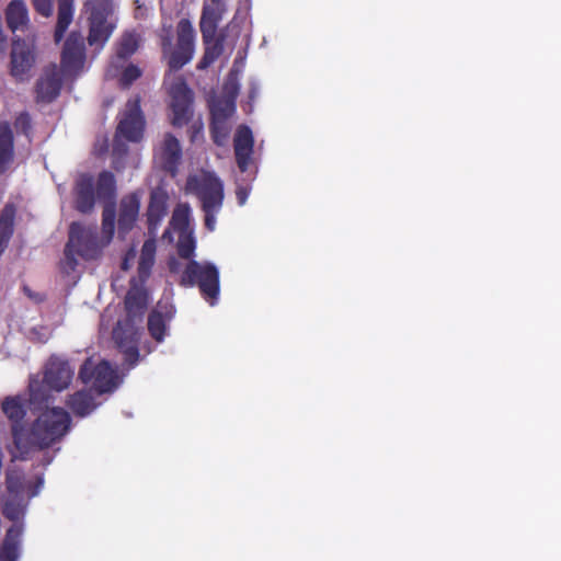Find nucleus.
Here are the masks:
<instances>
[{
    "label": "nucleus",
    "instance_id": "f257e3e1",
    "mask_svg": "<svg viewBox=\"0 0 561 561\" xmlns=\"http://www.w3.org/2000/svg\"><path fill=\"white\" fill-rule=\"evenodd\" d=\"M157 243L153 238L147 239L140 250L137 276L129 282V289L125 296L124 305L126 318L119 320L113 329V339L115 343L123 344V333L128 331L133 333V329L137 322L142 320L145 310L148 305V293L145 288L149 279L152 267L156 263Z\"/></svg>",
    "mask_w": 561,
    "mask_h": 561
},
{
    "label": "nucleus",
    "instance_id": "f03ea898",
    "mask_svg": "<svg viewBox=\"0 0 561 561\" xmlns=\"http://www.w3.org/2000/svg\"><path fill=\"white\" fill-rule=\"evenodd\" d=\"M70 427L71 416L64 408H47L28 430L13 427V443L21 459H25L33 448L46 449L60 442Z\"/></svg>",
    "mask_w": 561,
    "mask_h": 561
},
{
    "label": "nucleus",
    "instance_id": "7ed1b4c3",
    "mask_svg": "<svg viewBox=\"0 0 561 561\" xmlns=\"http://www.w3.org/2000/svg\"><path fill=\"white\" fill-rule=\"evenodd\" d=\"M158 37L162 57L171 71H178L188 64L195 50V32L190 20L181 19L176 25V44L173 45L172 24L162 23Z\"/></svg>",
    "mask_w": 561,
    "mask_h": 561
},
{
    "label": "nucleus",
    "instance_id": "20e7f679",
    "mask_svg": "<svg viewBox=\"0 0 561 561\" xmlns=\"http://www.w3.org/2000/svg\"><path fill=\"white\" fill-rule=\"evenodd\" d=\"M116 180L111 171L99 173L96 180L91 173H80L73 185L75 208L81 214H90L95 207L96 201H115Z\"/></svg>",
    "mask_w": 561,
    "mask_h": 561
},
{
    "label": "nucleus",
    "instance_id": "39448f33",
    "mask_svg": "<svg viewBox=\"0 0 561 561\" xmlns=\"http://www.w3.org/2000/svg\"><path fill=\"white\" fill-rule=\"evenodd\" d=\"M105 245L99 239L96 226L87 227L75 221L69 227V237L65 245L66 264L75 271L78 265L77 256L85 261L96 260Z\"/></svg>",
    "mask_w": 561,
    "mask_h": 561
},
{
    "label": "nucleus",
    "instance_id": "423d86ee",
    "mask_svg": "<svg viewBox=\"0 0 561 561\" xmlns=\"http://www.w3.org/2000/svg\"><path fill=\"white\" fill-rule=\"evenodd\" d=\"M180 285L183 287L197 286L202 297L214 306L219 297V271L209 262L190 261L182 272Z\"/></svg>",
    "mask_w": 561,
    "mask_h": 561
},
{
    "label": "nucleus",
    "instance_id": "0eeeda50",
    "mask_svg": "<svg viewBox=\"0 0 561 561\" xmlns=\"http://www.w3.org/2000/svg\"><path fill=\"white\" fill-rule=\"evenodd\" d=\"M186 186L199 199L202 208L222 207L224 184L215 173L192 175L187 179Z\"/></svg>",
    "mask_w": 561,
    "mask_h": 561
},
{
    "label": "nucleus",
    "instance_id": "6e6552de",
    "mask_svg": "<svg viewBox=\"0 0 561 561\" xmlns=\"http://www.w3.org/2000/svg\"><path fill=\"white\" fill-rule=\"evenodd\" d=\"M79 378L84 385H91L98 393L111 392L116 388V373L107 360L95 364L91 358L84 360L79 370Z\"/></svg>",
    "mask_w": 561,
    "mask_h": 561
},
{
    "label": "nucleus",
    "instance_id": "1a4fd4ad",
    "mask_svg": "<svg viewBox=\"0 0 561 561\" xmlns=\"http://www.w3.org/2000/svg\"><path fill=\"white\" fill-rule=\"evenodd\" d=\"M172 119L174 127L186 125L193 116V91L184 80L172 83L170 88Z\"/></svg>",
    "mask_w": 561,
    "mask_h": 561
},
{
    "label": "nucleus",
    "instance_id": "9d476101",
    "mask_svg": "<svg viewBox=\"0 0 561 561\" xmlns=\"http://www.w3.org/2000/svg\"><path fill=\"white\" fill-rule=\"evenodd\" d=\"M145 117L140 108V99L128 100L118 122L116 134L128 141L137 142L144 136Z\"/></svg>",
    "mask_w": 561,
    "mask_h": 561
},
{
    "label": "nucleus",
    "instance_id": "9b49d317",
    "mask_svg": "<svg viewBox=\"0 0 561 561\" xmlns=\"http://www.w3.org/2000/svg\"><path fill=\"white\" fill-rule=\"evenodd\" d=\"M85 62V42L79 31H72L66 38L60 57V67L65 75H76Z\"/></svg>",
    "mask_w": 561,
    "mask_h": 561
},
{
    "label": "nucleus",
    "instance_id": "f8f14e48",
    "mask_svg": "<svg viewBox=\"0 0 561 561\" xmlns=\"http://www.w3.org/2000/svg\"><path fill=\"white\" fill-rule=\"evenodd\" d=\"M73 369L70 363L59 356L53 355L45 365L43 382L54 391L67 389L72 380Z\"/></svg>",
    "mask_w": 561,
    "mask_h": 561
},
{
    "label": "nucleus",
    "instance_id": "ddd939ff",
    "mask_svg": "<svg viewBox=\"0 0 561 561\" xmlns=\"http://www.w3.org/2000/svg\"><path fill=\"white\" fill-rule=\"evenodd\" d=\"M35 62L34 46L23 39H13L11 50V75L25 80Z\"/></svg>",
    "mask_w": 561,
    "mask_h": 561
},
{
    "label": "nucleus",
    "instance_id": "4468645a",
    "mask_svg": "<svg viewBox=\"0 0 561 561\" xmlns=\"http://www.w3.org/2000/svg\"><path fill=\"white\" fill-rule=\"evenodd\" d=\"M169 195L162 187H156L150 192L146 211L148 232L156 236L162 220L168 215Z\"/></svg>",
    "mask_w": 561,
    "mask_h": 561
},
{
    "label": "nucleus",
    "instance_id": "2eb2a0df",
    "mask_svg": "<svg viewBox=\"0 0 561 561\" xmlns=\"http://www.w3.org/2000/svg\"><path fill=\"white\" fill-rule=\"evenodd\" d=\"M227 11L226 2H205L202 10L199 30L202 38L207 42L217 35L218 25Z\"/></svg>",
    "mask_w": 561,
    "mask_h": 561
},
{
    "label": "nucleus",
    "instance_id": "dca6fc26",
    "mask_svg": "<svg viewBox=\"0 0 561 561\" xmlns=\"http://www.w3.org/2000/svg\"><path fill=\"white\" fill-rule=\"evenodd\" d=\"M61 84L62 81L57 67L56 65H51L44 70L36 82V100L44 103L53 102L59 95Z\"/></svg>",
    "mask_w": 561,
    "mask_h": 561
},
{
    "label": "nucleus",
    "instance_id": "f3484780",
    "mask_svg": "<svg viewBox=\"0 0 561 561\" xmlns=\"http://www.w3.org/2000/svg\"><path fill=\"white\" fill-rule=\"evenodd\" d=\"M140 209V196L130 193L124 196L119 204L117 229L118 236L124 238L135 226Z\"/></svg>",
    "mask_w": 561,
    "mask_h": 561
},
{
    "label": "nucleus",
    "instance_id": "a211bd4d",
    "mask_svg": "<svg viewBox=\"0 0 561 561\" xmlns=\"http://www.w3.org/2000/svg\"><path fill=\"white\" fill-rule=\"evenodd\" d=\"M175 313L174 307L168 302L159 301L148 316V331L150 336L158 343L162 342L167 332V322Z\"/></svg>",
    "mask_w": 561,
    "mask_h": 561
},
{
    "label": "nucleus",
    "instance_id": "6ab92c4d",
    "mask_svg": "<svg viewBox=\"0 0 561 561\" xmlns=\"http://www.w3.org/2000/svg\"><path fill=\"white\" fill-rule=\"evenodd\" d=\"M254 139L248 126H240L234 136V156L238 168L245 172L250 165L253 153Z\"/></svg>",
    "mask_w": 561,
    "mask_h": 561
},
{
    "label": "nucleus",
    "instance_id": "aec40b11",
    "mask_svg": "<svg viewBox=\"0 0 561 561\" xmlns=\"http://www.w3.org/2000/svg\"><path fill=\"white\" fill-rule=\"evenodd\" d=\"M4 18L12 33L25 32L30 25L28 9L23 0L10 1L4 10Z\"/></svg>",
    "mask_w": 561,
    "mask_h": 561
},
{
    "label": "nucleus",
    "instance_id": "412c9836",
    "mask_svg": "<svg viewBox=\"0 0 561 561\" xmlns=\"http://www.w3.org/2000/svg\"><path fill=\"white\" fill-rule=\"evenodd\" d=\"M181 157L182 149L180 141L172 134H167L160 147V160L162 169L172 174L175 173Z\"/></svg>",
    "mask_w": 561,
    "mask_h": 561
},
{
    "label": "nucleus",
    "instance_id": "4be33fe9",
    "mask_svg": "<svg viewBox=\"0 0 561 561\" xmlns=\"http://www.w3.org/2000/svg\"><path fill=\"white\" fill-rule=\"evenodd\" d=\"M66 405L78 417H85L98 408L92 389H82L68 396Z\"/></svg>",
    "mask_w": 561,
    "mask_h": 561
},
{
    "label": "nucleus",
    "instance_id": "5701e85b",
    "mask_svg": "<svg viewBox=\"0 0 561 561\" xmlns=\"http://www.w3.org/2000/svg\"><path fill=\"white\" fill-rule=\"evenodd\" d=\"M23 535L22 524H13L0 546V561H18Z\"/></svg>",
    "mask_w": 561,
    "mask_h": 561
},
{
    "label": "nucleus",
    "instance_id": "b1692460",
    "mask_svg": "<svg viewBox=\"0 0 561 561\" xmlns=\"http://www.w3.org/2000/svg\"><path fill=\"white\" fill-rule=\"evenodd\" d=\"M75 0H57V21L54 30V42L59 44L73 21Z\"/></svg>",
    "mask_w": 561,
    "mask_h": 561
},
{
    "label": "nucleus",
    "instance_id": "393cba45",
    "mask_svg": "<svg viewBox=\"0 0 561 561\" xmlns=\"http://www.w3.org/2000/svg\"><path fill=\"white\" fill-rule=\"evenodd\" d=\"M14 161V138L8 123L0 124V175L4 174Z\"/></svg>",
    "mask_w": 561,
    "mask_h": 561
},
{
    "label": "nucleus",
    "instance_id": "a878e982",
    "mask_svg": "<svg viewBox=\"0 0 561 561\" xmlns=\"http://www.w3.org/2000/svg\"><path fill=\"white\" fill-rule=\"evenodd\" d=\"M89 21L88 43L90 46L103 47L111 37L115 25L108 21Z\"/></svg>",
    "mask_w": 561,
    "mask_h": 561
},
{
    "label": "nucleus",
    "instance_id": "bb28decb",
    "mask_svg": "<svg viewBox=\"0 0 561 561\" xmlns=\"http://www.w3.org/2000/svg\"><path fill=\"white\" fill-rule=\"evenodd\" d=\"M225 90L228 92L229 98L213 104L210 108L211 118L217 119L219 116L225 115V121H228L236 110L234 101L238 94V85L236 83H227Z\"/></svg>",
    "mask_w": 561,
    "mask_h": 561
},
{
    "label": "nucleus",
    "instance_id": "cd10ccee",
    "mask_svg": "<svg viewBox=\"0 0 561 561\" xmlns=\"http://www.w3.org/2000/svg\"><path fill=\"white\" fill-rule=\"evenodd\" d=\"M83 9L89 13L88 20L108 21L113 14L114 4L113 0H87L83 3Z\"/></svg>",
    "mask_w": 561,
    "mask_h": 561
},
{
    "label": "nucleus",
    "instance_id": "c85d7f7f",
    "mask_svg": "<svg viewBox=\"0 0 561 561\" xmlns=\"http://www.w3.org/2000/svg\"><path fill=\"white\" fill-rule=\"evenodd\" d=\"M205 50L202 59L199 60L197 68L206 69L214 64L224 51V36L213 37L211 39H203Z\"/></svg>",
    "mask_w": 561,
    "mask_h": 561
},
{
    "label": "nucleus",
    "instance_id": "c756f323",
    "mask_svg": "<svg viewBox=\"0 0 561 561\" xmlns=\"http://www.w3.org/2000/svg\"><path fill=\"white\" fill-rule=\"evenodd\" d=\"M2 411L12 422V427L24 428L21 422L25 416V410L18 398H7L2 403ZM11 431L13 432V428Z\"/></svg>",
    "mask_w": 561,
    "mask_h": 561
},
{
    "label": "nucleus",
    "instance_id": "7c9ffc66",
    "mask_svg": "<svg viewBox=\"0 0 561 561\" xmlns=\"http://www.w3.org/2000/svg\"><path fill=\"white\" fill-rule=\"evenodd\" d=\"M116 209L114 201L107 202L102 213V232L104 234V244H108L115 231Z\"/></svg>",
    "mask_w": 561,
    "mask_h": 561
},
{
    "label": "nucleus",
    "instance_id": "2f4dec72",
    "mask_svg": "<svg viewBox=\"0 0 561 561\" xmlns=\"http://www.w3.org/2000/svg\"><path fill=\"white\" fill-rule=\"evenodd\" d=\"M209 129L213 141L217 146H225L230 135V126L228 121H225V115L217 119L211 118Z\"/></svg>",
    "mask_w": 561,
    "mask_h": 561
},
{
    "label": "nucleus",
    "instance_id": "473e14b6",
    "mask_svg": "<svg viewBox=\"0 0 561 561\" xmlns=\"http://www.w3.org/2000/svg\"><path fill=\"white\" fill-rule=\"evenodd\" d=\"M138 49V38L134 33H125L116 45V57L127 60Z\"/></svg>",
    "mask_w": 561,
    "mask_h": 561
},
{
    "label": "nucleus",
    "instance_id": "72a5a7b5",
    "mask_svg": "<svg viewBox=\"0 0 561 561\" xmlns=\"http://www.w3.org/2000/svg\"><path fill=\"white\" fill-rule=\"evenodd\" d=\"M135 334V329H133V333H129L128 331H125L123 333V344L119 345L118 343H116L118 345V347L121 348H125L124 350V353H125V362H127L130 366H134L137 364L138 362V358H139V351L137 348L136 345H133L130 344L131 342V337L133 335Z\"/></svg>",
    "mask_w": 561,
    "mask_h": 561
},
{
    "label": "nucleus",
    "instance_id": "f704fd0d",
    "mask_svg": "<svg viewBox=\"0 0 561 561\" xmlns=\"http://www.w3.org/2000/svg\"><path fill=\"white\" fill-rule=\"evenodd\" d=\"M2 514L9 520L14 522V524H19L18 522L24 515V508L16 500H7L2 506Z\"/></svg>",
    "mask_w": 561,
    "mask_h": 561
},
{
    "label": "nucleus",
    "instance_id": "c9c22d12",
    "mask_svg": "<svg viewBox=\"0 0 561 561\" xmlns=\"http://www.w3.org/2000/svg\"><path fill=\"white\" fill-rule=\"evenodd\" d=\"M195 251V240L192 234L181 232L178 242V254L185 260L191 259Z\"/></svg>",
    "mask_w": 561,
    "mask_h": 561
},
{
    "label": "nucleus",
    "instance_id": "e433bc0d",
    "mask_svg": "<svg viewBox=\"0 0 561 561\" xmlns=\"http://www.w3.org/2000/svg\"><path fill=\"white\" fill-rule=\"evenodd\" d=\"M142 75L141 69L134 65L129 64L123 71L118 79L119 87L122 89H128L136 80H138Z\"/></svg>",
    "mask_w": 561,
    "mask_h": 561
},
{
    "label": "nucleus",
    "instance_id": "4c0bfd02",
    "mask_svg": "<svg viewBox=\"0 0 561 561\" xmlns=\"http://www.w3.org/2000/svg\"><path fill=\"white\" fill-rule=\"evenodd\" d=\"M36 13L44 18H49L54 12V0H31Z\"/></svg>",
    "mask_w": 561,
    "mask_h": 561
},
{
    "label": "nucleus",
    "instance_id": "58836bf2",
    "mask_svg": "<svg viewBox=\"0 0 561 561\" xmlns=\"http://www.w3.org/2000/svg\"><path fill=\"white\" fill-rule=\"evenodd\" d=\"M221 207L202 208L205 214L204 225L207 230L214 231L216 228V216L220 211Z\"/></svg>",
    "mask_w": 561,
    "mask_h": 561
},
{
    "label": "nucleus",
    "instance_id": "ea45409f",
    "mask_svg": "<svg viewBox=\"0 0 561 561\" xmlns=\"http://www.w3.org/2000/svg\"><path fill=\"white\" fill-rule=\"evenodd\" d=\"M5 486H7V490L9 491V493L18 494L22 490V481L18 474L7 473Z\"/></svg>",
    "mask_w": 561,
    "mask_h": 561
},
{
    "label": "nucleus",
    "instance_id": "a19ab883",
    "mask_svg": "<svg viewBox=\"0 0 561 561\" xmlns=\"http://www.w3.org/2000/svg\"><path fill=\"white\" fill-rule=\"evenodd\" d=\"M171 225L174 230L184 232L188 225L187 215L175 210L171 219Z\"/></svg>",
    "mask_w": 561,
    "mask_h": 561
},
{
    "label": "nucleus",
    "instance_id": "79ce46f5",
    "mask_svg": "<svg viewBox=\"0 0 561 561\" xmlns=\"http://www.w3.org/2000/svg\"><path fill=\"white\" fill-rule=\"evenodd\" d=\"M15 127L18 130L25 135H28L32 129L31 117L28 113H21L15 119Z\"/></svg>",
    "mask_w": 561,
    "mask_h": 561
},
{
    "label": "nucleus",
    "instance_id": "37998d69",
    "mask_svg": "<svg viewBox=\"0 0 561 561\" xmlns=\"http://www.w3.org/2000/svg\"><path fill=\"white\" fill-rule=\"evenodd\" d=\"M136 249L134 247L129 248L125 255H124V259L122 261V264H121V268L123 271H128L130 268V266L133 265L134 263V260L136 259Z\"/></svg>",
    "mask_w": 561,
    "mask_h": 561
},
{
    "label": "nucleus",
    "instance_id": "c03bdc74",
    "mask_svg": "<svg viewBox=\"0 0 561 561\" xmlns=\"http://www.w3.org/2000/svg\"><path fill=\"white\" fill-rule=\"evenodd\" d=\"M250 190L247 186H238L236 190V197L238 204L243 206L249 197Z\"/></svg>",
    "mask_w": 561,
    "mask_h": 561
},
{
    "label": "nucleus",
    "instance_id": "a18cd8bd",
    "mask_svg": "<svg viewBox=\"0 0 561 561\" xmlns=\"http://www.w3.org/2000/svg\"><path fill=\"white\" fill-rule=\"evenodd\" d=\"M168 266H169V271L171 273H179L180 272V267H181V263L176 259L172 257V259L169 260Z\"/></svg>",
    "mask_w": 561,
    "mask_h": 561
},
{
    "label": "nucleus",
    "instance_id": "49530a36",
    "mask_svg": "<svg viewBox=\"0 0 561 561\" xmlns=\"http://www.w3.org/2000/svg\"><path fill=\"white\" fill-rule=\"evenodd\" d=\"M23 290H24V293H25L28 297H33V295H32V293H31V290H30V288H28L27 286H24V287H23Z\"/></svg>",
    "mask_w": 561,
    "mask_h": 561
},
{
    "label": "nucleus",
    "instance_id": "de8ad7c7",
    "mask_svg": "<svg viewBox=\"0 0 561 561\" xmlns=\"http://www.w3.org/2000/svg\"><path fill=\"white\" fill-rule=\"evenodd\" d=\"M31 391H32V398H33L34 400H36L37 398H36V394H35V391H34L33 387H31Z\"/></svg>",
    "mask_w": 561,
    "mask_h": 561
},
{
    "label": "nucleus",
    "instance_id": "09e8293b",
    "mask_svg": "<svg viewBox=\"0 0 561 561\" xmlns=\"http://www.w3.org/2000/svg\"><path fill=\"white\" fill-rule=\"evenodd\" d=\"M202 130V125L195 129V133H199Z\"/></svg>",
    "mask_w": 561,
    "mask_h": 561
},
{
    "label": "nucleus",
    "instance_id": "8fccbe9b",
    "mask_svg": "<svg viewBox=\"0 0 561 561\" xmlns=\"http://www.w3.org/2000/svg\"><path fill=\"white\" fill-rule=\"evenodd\" d=\"M213 2H226L225 0H213Z\"/></svg>",
    "mask_w": 561,
    "mask_h": 561
}]
</instances>
